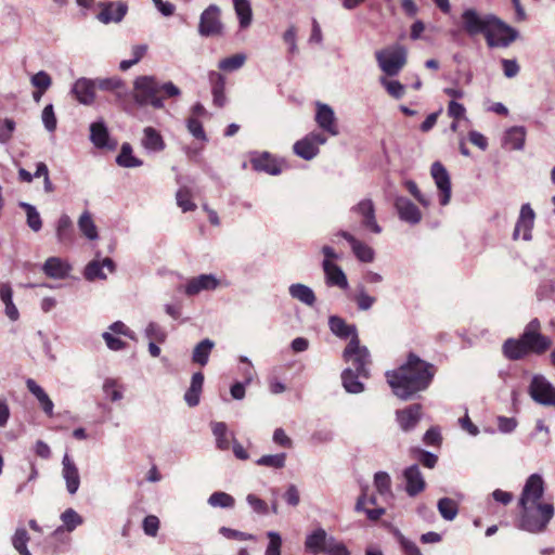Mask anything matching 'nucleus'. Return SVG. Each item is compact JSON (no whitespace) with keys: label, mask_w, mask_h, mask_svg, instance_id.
<instances>
[{"label":"nucleus","mask_w":555,"mask_h":555,"mask_svg":"<svg viewBox=\"0 0 555 555\" xmlns=\"http://www.w3.org/2000/svg\"><path fill=\"white\" fill-rule=\"evenodd\" d=\"M437 508L440 516L448 521H452L459 514V504L455 500L450 498H442L437 503Z\"/></svg>","instance_id":"obj_40"},{"label":"nucleus","mask_w":555,"mask_h":555,"mask_svg":"<svg viewBox=\"0 0 555 555\" xmlns=\"http://www.w3.org/2000/svg\"><path fill=\"white\" fill-rule=\"evenodd\" d=\"M326 142V137L320 132H310L302 139L298 140L294 146V153L306 159L310 160L319 153V146Z\"/></svg>","instance_id":"obj_11"},{"label":"nucleus","mask_w":555,"mask_h":555,"mask_svg":"<svg viewBox=\"0 0 555 555\" xmlns=\"http://www.w3.org/2000/svg\"><path fill=\"white\" fill-rule=\"evenodd\" d=\"M188 130L193 134L197 140L206 141L207 137L204 131L202 122L194 117L188 119Z\"/></svg>","instance_id":"obj_64"},{"label":"nucleus","mask_w":555,"mask_h":555,"mask_svg":"<svg viewBox=\"0 0 555 555\" xmlns=\"http://www.w3.org/2000/svg\"><path fill=\"white\" fill-rule=\"evenodd\" d=\"M323 270L326 278V283L331 286H338L343 289L348 287V281L344 271L330 260L323 261Z\"/></svg>","instance_id":"obj_29"},{"label":"nucleus","mask_w":555,"mask_h":555,"mask_svg":"<svg viewBox=\"0 0 555 555\" xmlns=\"http://www.w3.org/2000/svg\"><path fill=\"white\" fill-rule=\"evenodd\" d=\"M219 533L222 534L227 539H233V540H240V541L255 540V537L250 533H246V532L231 529L228 527H221L219 529Z\"/></svg>","instance_id":"obj_61"},{"label":"nucleus","mask_w":555,"mask_h":555,"mask_svg":"<svg viewBox=\"0 0 555 555\" xmlns=\"http://www.w3.org/2000/svg\"><path fill=\"white\" fill-rule=\"evenodd\" d=\"M142 146L150 152H162L166 147V143L158 130L153 127L143 129Z\"/></svg>","instance_id":"obj_31"},{"label":"nucleus","mask_w":555,"mask_h":555,"mask_svg":"<svg viewBox=\"0 0 555 555\" xmlns=\"http://www.w3.org/2000/svg\"><path fill=\"white\" fill-rule=\"evenodd\" d=\"M339 235L344 237L351 246L354 256L362 262H372L374 259V250L366 244L357 240L347 231H340Z\"/></svg>","instance_id":"obj_28"},{"label":"nucleus","mask_w":555,"mask_h":555,"mask_svg":"<svg viewBox=\"0 0 555 555\" xmlns=\"http://www.w3.org/2000/svg\"><path fill=\"white\" fill-rule=\"evenodd\" d=\"M548 337L541 334V323L538 319L531 320L518 339L509 338L502 347H551Z\"/></svg>","instance_id":"obj_8"},{"label":"nucleus","mask_w":555,"mask_h":555,"mask_svg":"<svg viewBox=\"0 0 555 555\" xmlns=\"http://www.w3.org/2000/svg\"><path fill=\"white\" fill-rule=\"evenodd\" d=\"M235 13L240 20V26L246 28L253 20V11L248 0H233Z\"/></svg>","instance_id":"obj_39"},{"label":"nucleus","mask_w":555,"mask_h":555,"mask_svg":"<svg viewBox=\"0 0 555 555\" xmlns=\"http://www.w3.org/2000/svg\"><path fill=\"white\" fill-rule=\"evenodd\" d=\"M395 207L401 220L416 224L422 220V212L418 207L409 198L400 196L395 201Z\"/></svg>","instance_id":"obj_21"},{"label":"nucleus","mask_w":555,"mask_h":555,"mask_svg":"<svg viewBox=\"0 0 555 555\" xmlns=\"http://www.w3.org/2000/svg\"><path fill=\"white\" fill-rule=\"evenodd\" d=\"M534 222V211L530 207L529 204H525L521 206L520 215L518 218V221L515 225L513 238L518 240V237L521 235V237L525 241H528L531 238V230L533 228Z\"/></svg>","instance_id":"obj_17"},{"label":"nucleus","mask_w":555,"mask_h":555,"mask_svg":"<svg viewBox=\"0 0 555 555\" xmlns=\"http://www.w3.org/2000/svg\"><path fill=\"white\" fill-rule=\"evenodd\" d=\"M116 163L124 168H134L142 166L143 162L132 155V147L129 143H124L120 153L116 157Z\"/></svg>","instance_id":"obj_38"},{"label":"nucleus","mask_w":555,"mask_h":555,"mask_svg":"<svg viewBox=\"0 0 555 555\" xmlns=\"http://www.w3.org/2000/svg\"><path fill=\"white\" fill-rule=\"evenodd\" d=\"M208 77L211 86L214 104L218 107H222L225 103V78L218 72H210Z\"/></svg>","instance_id":"obj_33"},{"label":"nucleus","mask_w":555,"mask_h":555,"mask_svg":"<svg viewBox=\"0 0 555 555\" xmlns=\"http://www.w3.org/2000/svg\"><path fill=\"white\" fill-rule=\"evenodd\" d=\"M246 501L255 513L259 515L268 514V504L257 495L250 493L246 496Z\"/></svg>","instance_id":"obj_63"},{"label":"nucleus","mask_w":555,"mask_h":555,"mask_svg":"<svg viewBox=\"0 0 555 555\" xmlns=\"http://www.w3.org/2000/svg\"><path fill=\"white\" fill-rule=\"evenodd\" d=\"M250 164L254 170L263 171L271 176H276L282 172V164L268 152L253 157Z\"/></svg>","instance_id":"obj_23"},{"label":"nucleus","mask_w":555,"mask_h":555,"mask_svg":"<svg viewBox=\"0 0 555 555\" xmlns=\"http://www.w3.org/2000/svg\"><path fill=\"white\" fill-rule=\"evenodd\" d=\"M99 7L101 8V11L98 14V18L104 24H108L112 22H115V23L120 22L124 18V16L126 15L127 10H128L127 4L124 2H117V3L101 2L99 4Z\"/></svg>","instance_id":"obj_24"},{"label":"nucleus","mask_w":555,"mask_h":555,"mask_svg":"<svg viewBox=\"0 0 555 555\" xmlns=\"http://www.w3.org/2000/svg\"><path fill=\"white\" fill-rule=\"evenodd\" d=\"M22 207L26 211L28 227L33 231L38 232L42 227V221H41L39 212L36 210V208L34 206L26 204V203H23Z\"/></svg>","instance_id":"obj_53"},{"label":"nucleus","mask_w":555,"mask_h":555,"mask_svg":"<svg viewBox=\"0 0 555 555\" xmlns=\"http://www.w3.org/2000/svg\"><path fill=\"white\" fill-rule=\"evenodd\" d=\"M211 430L216 438L217 448L219 450H228L230 448V440L228 438V428L223 422H215L211 424Z\"/></svg>","instance_id":"obj_42"},{"label":"nucleus","mask_w":555,"mask_h":555,"mask_svg":"<svg viewBox=\"0 0 555 555\" xmlns=\"http://www.w3.org/2000/svg\"><path fill=\"white\" fill-rule=\"evenodd\" d=\"M29 541L28 533L25 528H17L12 543L14 548L20 553V555H31L29 550L27 548V542Z\"/></svg>","instance_id":"obj_48"},{"label":"nucleus","mask_w":555,"mask_h":555,"mask_svg":"<svg viewBox=\"0 0 555 555\" xmlns=\"http://www.w3.org/2000/svg\"><path fill=\"white\" fill-rule=\"evenodd\" d=\"M305 551L311 555H350L346 545L334 535L328 534L325 529L318 527L307 534L305 539Z\"/></svg>","instance_id":"obj_5"},{"label":"nucleus","mask_w":555,"mask_h":555,"mask_svg":"<svg viewBox=\"0 0 555 555\" xmlns=\"http://www.w3.org/2000/svg\"><path fill=\"white\" fill-rule=\"evenodd\" d=\"M124 388L114 378H106L103 383V392L106 398H108L113 402L120 401L124 398Z\"/></svg>","instance_id":"obj_43"},{"label":"nucleus","mask_w":555,"mask_h":555,"mask_svg":"<svg viewBox=\"0 0 555 555\" xmlns=\"http://www.w3.org/2000/svg\"><path fill=\"white\" fill-rule=\"evenodd\" d=\"M177 204L183 212L196 209V204L192 201L191 191L188 188H181L176 194Z\"/></svg>","instance_id":"obj_50"},{"label":"nucleus","mask_w":555,"mask_h":555,"mask_svg":"<svg viewBox=\"0 0 555 555\" xmlns=\"http://www.w3.org/2000/svg\"><path fill=\"white\" fill-rule=\"evenodd\" d=\"M198 31L202 36H219L222 34L220 21V9L217 5H209L201 15Z\"/></svg>","instance_id":"obj_12"},{"label":"nucleus","mask_w":555,"mask_h":555,"mask_svg":"<svg viewBox=\"0 0 555 555\" xmlns=\"http://www.w3.org/2000/svg\"><path fill=\"white\" fill-rule=\"evenodd\" d=\"M26 386L28 391L36 397L43 412L47 415L52 416L54 404L43 388L31 378L26 380Z\"/></svg>","instance_id":"obj_32"},{"label":"nucleus","mask_w":555,"mask_h":555,"mask_svg":"<svg viewBox=\"0 0 555 555\" xmlns=\"http://www.w3.org/2000/svg\"><path fill=\"white\" fill-rule=\"evenodd\" d=\"M219 281L212 274H201L186 282L184 293L188 296H194L202 291H211L217 288Z\"/></svg>","instance_id":"obj_25"},{"label":"nucleus","mask_w":555,"mask_h":555,"mask_svg":"<svg viewBox=\"0 0 555 555\" xmlns=\"http://www.w3.org/2000/svg\"><path fill=\"white\" fill-rule=\"evenodd\" d=\"M430 173L439 190L440 204L446 206L451 198V180L449 172L440 162H435L431 165Z\"/></svg>","instance_id":"obj_13"},{"label":"nucleus","mask_w":555,"mask_h":555,"mask_svg":"<svg viewBox=\"0 0 555 555\" xmlns=\"http://www.w3.org/2000/svg\"><path fill=\"white\" fill-rule=\"evenodd\" d=\"M328 325L333 334L336 336L343 339H350L347 347H360L356 325L348 324L343 318L337 315L330 317Z\"/></svg>","instance_id":"obj_14"},{"label":"nucleus","mask_w":555,"mask_h":555,"mask_svg":"<svg viewBox=\"0 0 555 555\" xmlns=\"http://www.w3.org/2000/svg\"><path fill=\"white\" fill-rule=\"evenodd\" d=\"M289 294L293 298L306 304L307 306H313L315 302V295L313 291L307 285L297 283L289 286Z\"/></svg>","instance_id":"obj_37"},{"label":"nucleus","mask_w":555,"mask_h":555,"mask_svg":"<svg viewBox=\"0 0 555 555\" xmlns=\"http://www.w3.org/2000/svg\"><path fill=\"white\" fill-rule=\"evenodd\" d=\"M348 366L341 374L343 385L347 392L360 393L364 385L359 378H369L371 354L369 349H345L343 354Z\"/></svg>","instance_id":"obj_4"},{"label":"nucleus","mask_w":555,"mask_h":555,"mask_svg":"<svg viewBox=\"0 0 555 555\" xmlns=\"http://www.w3.org/2000/svg\"><path fill=\"white\" fill-rule=\"evenodd\" d=\"M208 504L212 507L232 508L235 500L232 495L223 491H216L208 498Z\"/></svg>","instance_id":"obj_44"},{"label":"nucleus","mask_w":555,"mask_h":555,"mask_svg":"<svg viewBox=\"0 0 555 555\" xmlns=\"http://www.w3.org/2000/svg\"><path fill=\"white\" fill-rule=\"evenodd\" d=\"M72 267L59 257L48 258L42 267L43 273L51 279H65L69 275Z\"/></svg>","instance_id":"obj_27"},{"label":"nucleus","mask_w":555,"mask_h":555,"mask_svg":"<svg viewBox=\"0 0 555 555\" xmlns=\"http://www.w3.org/2000/svg\"><path fill=\"white\" fill-rule=\"evenodd\" d=\"M526 130L524 127H513L505 133L504 144L511 150H520L525 144Z\"/></svg>","instance_id":"obj_36"},{"label":"nucleus","mask_w":555,"mask_h":555,"mask_svg":"<svg viewBox=\"0 0 555 555\" xmlns=\"http://www.w3.org/2000/svg\"><path fill=\"white\" fill-rule=\"evenodd\" d=\"M78 225L83 235H86L89 240H95L98 237L96 227L88 211L80 216Z\"/></svg>","instance_id":"obj_49"},{"label":"nucleus","mask_w":555,"mask_h":555,"mask_svg":"<svg viewBox=\"0 0 555 555\" xmlns=\"http://www.w3.org/2000/svg\"><path fill=\"white\" fill-rule=\"evenodd\" d=\"M423 412L420 403H414L405 409L396 412V418L401 430L408 433L413 430L422 420Z\"/></svg>","instance_id":"obj_15"},{"label":"nucleus","mask_w":555,"mask_h":555,"mask_svg":"<svg viewBox=\"0 0 555 555\" xmlns=\"http://www.w3.org/2000/svg\"><path fill=\"white\" fill-rule=\"evenodd\" d=\"M435 373L433 364L410 353L408 360L398 369L386 372V378L395 396L401 400H410L429 387Z\"/></svg>","instance_id":"obj_2"},{"label":"nucleus","mask_w":555,"mask_h":555,"mask_svg":"<svg viewBox=\"0 0 555 555\" xmlns=\"http://www.w3.org/2000/svg\"><path fill=\"white\" fill-rule=\"evenodd\" d=\"M204 375L202 372H196L191 378V384L184 393V400L189 406H196L199 403V396L203 389Z\"/></svg>","instance_id":"obj_35"},{"label":"nucleus","mask_w":555,"mask_h":555,"mask_svg":"<svg viewBox=\"0 0 555 555\" xmlns=\"http://www.w3.org/2000/svg\"><path fill=\"white\" fill-rule=\"evenodd\" d=\"M109 331L111 332L103 333V338L107 347H125V343H122L120 338L115 337V335H122L134 339L132 332L121 321L114 322L109 326Z\"/></svg>","instance_id":"obj_30"},{"label":"nucleus","mask_w":555,"mask_h":555,"mask_svg":"<svg viewBox=\"0 0 555 555\" xmlns=\"http://www.w3.org/2000/svg\"><path fill=\"white\" fill-rule=\"evenodd\" d=\"M408 51L401 44H395L375 53L380 69L387 76H397L406 64Z\"/></svg>","instance_id":"obj_7"},{"label":"nucleus","mask_w":555,"mask_h":555,"mask_svg":"<svg viewBox=\"0 0 555 555\" xmlns=\"http://www.w3.org/2000/svg\"><path fill=\"white\" fill-rule=\"evenodd\" d=\"M398 542L403 555H423L420 547L411 540L406 539L401 532H396Z\"/></svg>","instance_id":"obj_57"},{"label":"nucleus","mask_w":555,"mask_h":555,"mask_svg":"<svg viewBox=\"0 0 555 555\" xmlns=\"http://www.w3.org/2000/svg\"><path fill=\"white\" fill-rule=\"evenodd\" d=\"M95 80L79 78L75 81L72 92L79 103L90 105L95 100Z\"/></svg>","instance_id":"obj_19"},{"label":"nucleus","mask_w":555,"mask_h":555,"mask_svg":"<svg viewBox=\"0 0 555 555\" xmlns=\"http://www.w3.org/2000/svg\"><path fill=\"white\" fill-rule=\"evenodd\" d=\"M365 504H366V498H365V494H362L357 500L356 511L364 512L370 520H377L385 514V508H383V507L365 508L364 507Z\"/></svg>","instance_id":"obj_52"},{"label":"nucleus","mask_w":555,"mask_h":555,"mask_svg":"<svg viewBox=\"0 0 555 555\" xmlns=\"http://www.w3.org/2000/svg\"><path fill=\"white\" fill-rule=\"evenodd\" d=\"M145 332L149 338L147 347H157L158 344L165 343L166 332L157 323H150Z\"/></svg>","instance_id":"obj_47"},{"label":"nucleus","mask_w":555,"mask_h":555,"mask_svg":"<svg viewBox=\"0 0 555 555\" xmlns=\"http://www.w3.org/2000/svg\"><path fill=\"white\" fill-rule=\"evenodd\" d=\"M296 37H297V28L295 25H291L283 34V40L286 44H288V53L292 55H294L298 52Z\"/></svg>","instance_id":"obj_60"},{"label":"nucleus","mask_w":555,"mask_h":555,"mask_svg":"<svg viewBox=\"0 0 555 555\" xmlns=\"http://www.w3.org/2000/svg\"><path fill=\"white\" fill-rule=\"evenodd\" d=\"M315 121L322 130L331 135L338 134L334 111L327 104H317Z\"/></svg>","instance_id":"obj_22"},{"label":"nucleus","mask_w":555,"mask_h":555,"mask_svg":"<svg viewBox=\"0 0 555 555\" xmlns=\"http://www.w3.org/2000/svg\"><path fill=\"white\" fill-rule=\"evenodd\" d=\"M267 535L269 538V544L266 550V555H281L282 538L280 533L269 531Z\"/></svg>","instance_id":"obj_58"},{"label":"nucleus","mask_w":555,"mask_h":555,"mask_svg":"<svg viewBox=\"0 0 555 555\" xmlns=\"http://www.w3.org/2000/svg\"><path fill=\"white\" fill-rule=\"evenodd\" d=\"M96 88L113 92L119 102H126L130 95L126 82L119 77L98 78Z\"/></svg>","instance_id":"obj_18"},{"label":"nucleus","mask_w":555,"mask_h":555,"mask_svg":"<svg viewBox=\"0 0 555 555\" xmlns=\"http://www.w3.org/2000/svg\"><path fill=\"white\" fill-rule=\"evenodd\" d=\"M83 275L88 281H94L96 279H106V274L103 272V267L101 262L98 260H92L87 264Z\"/></svg>","instance_id":"obj_56"},{"label":"nucleus","mask_w":555,"mask_h":555,"mask_svg":"<svg viewBox=\"0 0 555 555\" xmlns=\"http://www.w3.org/2000/svg\"><path fill=\"white\" fill-rule=\"evenodd\" d=\"M490 22V14L480 15L475 9H466L461 15L462 29L470 37H485Z\"/></svg>","instance_id":"obj_10"},{"label":"nucleus","mask_w":555,"mask_h":555,"mask_svg":"<svg viewBox=\"0 0 555 555\" xmlns=\"http://www.w3.org/2000/svg\"><path fill=\"white\" fill-rule=\"evenodd\" d=\"M256 464L259 465V466L281 469V468L285 467V464H286V453L262 455L261 457H259L256 461Z\"/></svg>","instance_id":"obj_45"},{"label":"nucleus","mask_w":555,"mask_h":555,"mask_svg":"<svg viewBox=\"0 0 555 555\" xmlns=\"http://www.w3.org/2000/svg\"><path fill=\"white\" fill-rule=\"evenodd\" d=\"M30 82L36 89L47 91L52 85V79L48 73L40 70L31 77Z\"/></svg>","instance_id":"obj_59"},{"label":"nucleus","mask_w":555,"mask_h":555,"mask_svg":"<svg viewBox=\"0 0 555 555\" xmlns=\"http://www.w3.org/2000/svg\"><path fill=\"white\" fill-rule=\"evenodd\" d=\"M181 94L171 81L160 83L153 76H139L133 82V99L140 106L151 105L155 109L164 107V100Z\"/></svg>","instance_id":"obj_3"},{"label":"nucleus","mask_w":555,"mask_h":555,"mask_svg":"<svg viewBox=\"0 0 555 555\" xmlns=\"http://www.w3.org/2000/svg\"><path fill=\"white\" fill-rule=\"evenodd\" d=\"M62 477L65 480L67 492L70 495L76 494L80 486V475L68 453H65L62 459Z\"/></svg>","instance_id":"obj_16"},{"label":"nucleus","mask_w":555,"mask_h":555,"mask_svg":"<svg viewBox=\"0 0 555 555\" xmlns=\"http://www.w3.org/2000/svg\"><path fill=\"white\" fill-rule=\"evenodd\" d=\"M56 236L60 243L69 244L73 240L72 221L68 216L63 215L59 219Z\"/></svg>","instance_id":"obj_41"},{"label":"nucleus","mask_w":555,"mask_h":555,"mask_svg":"<svg viewBox=\"0 0 555 555\" xmlns=\"http://www.w3.org/2000/svg\"><path fill=\"white\" fill-rule=\"evenodd\" d=\"M246 56L244 54H234L225 57L219 62V68L224 72H233L241 68L245 63Z\"/></svg>","instance_id":"obj_51"},{"label":"nucleus","mask_w":555,"mask_h":555,"mask_svg":"<svg viewBox=\"0 0 555 555\" xmlns=\"http://www.w3.org/2000/svg\"><path fill=\"white\" fill-rule=\"evenodd\" d=\"M42 122L48 131L56 129V117L54 114L53 105L48 104L42 111Z\"/></svg>","instance_id":"obj_62"},{"label":"nucleus","mask_w":555,"mask_h":555,"mask_svg":"<svg viewBox=\"0 0 555 555\" xmlns=\"http://www.w3.org/2000/svg\"><path fill=\"white\" fill-rule=\"evenodd\" d=\"M544 494V480L541 475H530L522 488L518 505L520 517L518 528L530 532L541 533L547 528L555 514L552 503H541Z\"/></svg>","instance_id":"obj_1"},{"label":"nucleus","mask_w":555,"mask_h":555,"mask_svg":"<svg viewBox=\"0 0 555 555\" xmlns=\"http://www.w3.org/2000/svg\"><path fill=\"white\" fill-rule=\"evenodd\" d=\"M90 139L92 143L99 147L115 149L116 144H109V133L105 125L101 121L93 122L90 126Z\"/></svg>","instance_id":"obj_34"},{"label":"nucleus","mask_w":555,"mask_h":555,"mask_svg":"<svg viewBox=\"0 0 555 555\" xmlns=\"http://www.w3.org/2000/svg\"><path fill=\"white\" fill-rule=\"evenodd\" d=\"M352 209L362 217V224L365 228L370 229L374 233H380L382 228L376 222L375 208L371 199L361 201Z\"/></svg>","instance_id":"obj_26"},{"label":"nucleus","mask_w":555,"mask_h":555,"mask_svg":"<svg viewBox=\"0 0 555 555\" xmlns=\"http://www.w3.org/2000/svg\"><path fill=\"white\" fill-rule=\"evenodd\" d=\"M405 479V491L410 496H415L425 489V480L418 465L406 467L403 472Z\"/></svg>","instance_id":"obj_20"},{"label":"nucleus","mask_w":555,"mask_h":555,"mask_svg":"<svg viewBox=\"0 0 555 555\" xmlns=\"http://www.w3.org/2000/svg\"><path fill=\"white\" fill-rule=\"evenodd\" d=\"M531 398L542 405L555 406V387L542 375H534L529 386Z\"/></svg>","instance_id":"obj_9"},{"label":"nucleus","mask_w":555,"mask_h":555,"mask_svg":"<svg viewBox=\"0 0 555 555\" xmlns=\"http://www.w3.org/2000/svg\"><path fill=\"white\" fill-rule=\"evenodd\" d=\"M374 486L382 495L389 494L391 491L390 476L385 472L376 473L374 476Z\"/></svg>","instance_id":"obj_54"},{"label":"nucleus","mask_w":555,"mask_h":555,"mask_svg":"<svg viewBox=\"0 0 555 555\" xmlns=\"http://www.w3.org/2000/svg\"><path fill=\"white\" fill-rule=\"evenodd\" d=\"M490 25L485 36L489 48H507L518 37V31L494 14H490Z\"/></svg>","instance_id":"obj_6"},{"label":"nucleus","mask_w":555,"mask_h":555,"mask_svg":"<svg viewBox=\"0 0 555 555\" xmlns=\"http://www.w3.org/2000/svg\"><path fill=\"white\" fill-rule=\"evenodd\" d=\"M380 83L385 87L388 94L397 100L401 99L405 93L404 86L398 80H388L383 77L380 78Z\"/></svg>","instance_id":"obj_55"},{"label":"nucleus","mask_w":555,"mask_h":555,"mask_svg":"<svg viewBox=\"0 0 555 555\" xmlns=\"http://www.w3.org/2000/svg\"><path fill=\"white\" fill-rule=\"evenodd\" d=\"M61 520L63 522L64 528L68 532L74 531L78 526L82 525L83 522L82 517L74 508L65 509L61 514Z\"/></svg>","instance_id":"obj_46"}]
</instances>
